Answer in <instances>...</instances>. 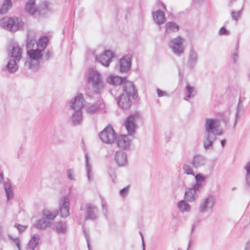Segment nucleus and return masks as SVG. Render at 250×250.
I'll list each match as a JSON object with an SVG mask.
<instances>
[{
  "mask_svg": "<svg viewBox=\"0 0 250 250\" xmlns=\"http://www.w3.org/2000/svg\"><path fill=\"white\" fill-rule=\"evenodd\" d=\"M219 123V121L216 119H206L203 143L206 150L213 149V144L217 136L222 134V131L218 130Z\"/></svg>",
  "mask_w": 250,
  "mask_h": 250,
  "instance_id": "nucleus-1",
  "label": "nucleus"
},
{
  "mask_svg": "<svg viewBox=\"0 0 250 250\" xmlns=\"http://www.w3.org/2000/svg\"><path fill=\"white\" fill-rule=\"evenodd\" d=\"M83 105L84 98L81 93L78 94L73 101L69 103L71 108L75 110V112L71 117L72 123L75 125H80L83 120V114L81 109Z\"/></svg>",
  "mask_w": 250,
  "mask_h": 250,
  "instance_id": "nucleus-2",
  "label": "nucleus"
},
{
  "mask_svg": "<svg viewBox=\"0 0 250 250\" xmlns=\"http://www.w3.org/2000/svg\"><path fill=\"white\" fill-rule=\"evenodd\" d=\"M88 82L91 84L94 92L97 94L100 93L104 86L100 73L94 69L89 70Z\"/></svg>",
  "mask_w": 250,
  "mask_h": 250,
  "instance_id": "nucleus-3",
  "label": "nucleus"
},
{
  "mask_svg": "<svg viewBox=\"0 0 250 250\" xmlns=\"http://www.w3.org/2000/svg\"><path fill=\"white\" fill-rule=\"evenodd\" d=\"M42 50L40 49H31L27 51V55L31 59V62H26L25 65H29V68L34 71H37L39 68V63L42 58Z\"/></svg>",
  "mask_w": 250,
  "mask_h": 250,
  "instance_id": "nucleus-4",
  "label": "nucleus"
},
{
  "mask_svg": "<svg viewBox=\"0 0 250 250\" xmlns=\"http://www.w3.org/2000/svg\"><path fill=\"white\" fill-rule=\"evenodd\" d=\"M23 23L18 18H4L0 20L1 27L10 31H16L22 28Z\"/></svg>",
  "mask_w": 250,
  "mask_h": 250,
  "instance_id": "nucleus-5",
  "label": "nucleus"
},
{
  "mask_svg": "<svg viewBox=\"0 0 250 250\" xmlns=\"http://www.w3.org/2000/svg\"><path fill=\"white\" fill-rule=\"evenodd\" d=\"M35 0H28L25 4L26 11L31 15H34L38 13L40 16L42 15V11H46L48 8L47 1H43L40 3L38 8H36ZM45 12H43L44 14Z\"/></svg>",
  "mask_w": 250,
  "mask_h": 250,
  "instance_id": "nucleus-6",
  "label": "nucleus"
},
{
  "mask_svg": "<svg viewBox=\"0 0 250 250\" xmlns=\"http://www.w3.org/2000/svg\"><path fill=\"white\" fill-rule=\"evenodd\" d=\"M99 136L102 142L107 144H111L116 140L117 134L112 126L108 125L99 133Z\"/></svg>",
  "mask_w": 250,
  "mask_h": 250,
  "instance_id": "nucleus-7",
  "label": "nucleus"
},
{
  "mask_svg": "<svg viewBox=\"0 0 250 250\" xmlns=\"http://www.w3.org/2000/svg\"><path fill=\"white\" fill-rule=\"evenodd\" d=\"M126 80V78L125 77H122L114 75H110L107 77L106 78V82L114 86V88L111 89L110 91L111 94L116 97V91H119V89L122 88Z\"/></svg>",
  "mask_w": 250,
  "mask_h": 250,
  "instance_id": "nucleus-8",
  "label": "nucleus"
},
{
  "mask_svg": "<svg viewBox=\"0 0 250 250\" xmlns=\"http://www.w3.org/2000/svg\"><path fill=\"white\" fill-rule=\"evenodd\" d=\"M140 120V115L138 113L132 114L126 118L125 125L129 135H132L135 133L136 123Z\"/></svg>",
  "mask_w": 250,
  "mask_h": 250,
  "instance_id": "nucleus-9",
  "label": "nucleus"
},
{
  "mask_svg": "<svg viewBox=\"0 0 250 250\" xmlns=\"http://www.w3.org/2000/svg\"><path fill=\"white\" fill-rule=\"evenodd\" d=\"M184 40L180 36L172 39L169 43V47L174 54L178 56H181L185 50L183 45Z\"/></svg>",
  "mask_w": 250,
  "mask_h": 250,
  "instance_id": "nucleus-10",
  "label": "nucleus"
},
{
  "mask_svg": "<svg viewBox=\"0 0 250 250\" xmlns=\"http://www.w3.org/2000/svg\"><path fill=\"white\" fill-rule=\"evenodd\" d=\"M7 54L19 62L22 57V49L17 42L11 41L7 47Z\"/></svg>",
  "mask_w": 250,
  "mask_h": 250,
  "instance_id": "nucleus-11",
  "label": "nucleus"
},
{
  "mask_svg": "<svg viewBox=\"0 0 250 250\" xmlns=\"http://www.w3.org/2000/svg\"><path fill=\"white\" fill-rule=\"evenodd\" d=\"M216 201V198L213 194H209L200 203L199 210L200 213L205 212L211 210L214 206Z\"/></svg>",
  "mask_w": 250,
  "mask_h": 250,
  "instance_id": "nucleus-12",
  "label": "nucleus"
},
{
  "mask_svg": "<svg viewBox=\"0 0 250 250\" xmlns=\"http://www.w3.org/2000/svg\"><path fill=\"white\" fill-rule=\"evenodd\" d=\"M132 61V56L128 54L122 57L118 63L119 71L122 73H127L131 69Z\"/></svg>",
  "mask_w": 250,
  "mask_h": 250,
  "instance_id": "nucleus-13",
  "label": "nucleus"
},
{
  "mask_svg": "<svg viewBox=\"0 0 250 250\" xmlns=\"http://www.w3.org/2000/svg\"><path fill=\"white\" fill-rule=\"evenodd\" d=\"M121 90L125 92V95L131 97L132 99L135 100L138 98V91L133 82L126 80L122 86Z\"/></svg>",
  "mask_w": 250,
  "mask_h": 250,
  "instance_id": "nucleus-14",
  "label": "nucleus"
},
{
  "mask_svg": "<svg viewBox=\"0 0 250 250\" xmlns=\"http://www.w3.org/2000/svg\"><path fill=\"white\" fill-rule=\"evenodd\" d=\"M113 57V53L109 50H106L103 54L96 57V61L103 66L108 67L112 62Z\"/></svg>",
  "mask_w": 250,
  "mask_h": 250,
  "instance_id": "nucleus-15",
  "label": "nucleus"
},
{
  "mask_svg": "<svg viewBox=\"0 0 250 250\" xmlns=\"http://www.w3.org/2000/svg\"><path fill=\"white\" fill-rule=\"evenodd\" d=\"M59 209L62 217L66 218L69 215V200L68 197H62L59 203Z\"/></svg>",
  "mask_w": 250,
  "mask_h": 250,
  "instance_id": "nucleus-16",
  "label": "nucleus"
},
{
  "mask_svg": "<svg viewBox=\"0 0 250 250\" xmlns=\"http://www.w3.org/2000/svg\"><path fill=\"white\" fill-rule=\"evenodd\" d=\"M131 97L125 95L124 93L120 94L119 96L115 98L118 105L123 109H128L132 105V102L130 99Z\"/></svg>",
  "mask_w": 250,
  "mask_h": 250,
  "instance_id": "nucleus-17",
  "label": "nucleus"
},
{
  "mask_svg": "<svg viewBox=\"0 0 250 250\" xmlns=\"http://www.w3.org/2000/svg\"><path fill=\"white\" fill-rule=\"evenodd\" d=\"M198 61V54L193 46H191L188 54L187 62V66L190 69H193L197 64Z\"/></svg>",
  "mask_w": 250,
  "mask_h": 250,
  "instance_id": "nucleus-18",
  "label": "nucleus"
},
{
  "mask_svg": "<svg viewBox=\"0 0 250 250\" xmlns=\"http://www.w3.org/2000/svg\"><path fill=\"white\" fill-rule=\"evenodd\" d=\"M98 209L94 205L88 204L86 205L85 220H95L98 218Z\"/></svg>",
  "mask_w": 250,
  "mask_h": 250,
  "instance_id": "nucleus-19",
  "label": "nucleus"
},
{
  "mask_svg": "<svg viewBox=\"0 0 250 250\" xmlns=\"http://www.w3.org/2000/svg\"><path fill=\"white\" fill-rule=\"evenodd\" d=\"M86 107L88 113L94 114L103 111L104 108V104L102 100H99L94 104H87Z\"/></svg>",
  "mask_w": 250,
  "mask_h": 250,
  "instance_id": "nucleus-20",
  "label": "nucleus"
},
{
  "mask_svg": "<svg viewBox=\"0 0 250 250\" xmlns=\"http://www.w3.org/2000/svg\"><path fill=\"white\" fill-rule=\"evenodd\" d=\"M198 192H199V191L195 190L192 187L186 188L184 198L187 201L190 202H194L198 197Z\"/></svg>",
  "mask_w": 250,
  "mask_h": 250,
  "instance_id": "nucleus-21",
  "label": "nucleus"
},
{
  "mask_svg": "<svg viewBox=\"0 0 250 250\" xmlns=\"http://www.w3.org/2000/svg\"><path fill=\"white\" fill-rule=\"evenodd\" d=\"M114 158L119 167L125 166L127 162L126 154L123 151H117L115 154Z\"/></svg>",
  "mask_w": 250,
  "mask_h": 250,
  "instance_id": "nucleus-22",
  "label": "nucleus"
},
{
  "mask_svg": "<svg viewBox=\"0 0 250 250\" xmlns=\"http://www.w3.org/2000/svg\"><path fill=\"white\" fill-rule=\"evenodd\" d=\"M117 145L122 149H127L130 147V140L127 135H120L117 138Z\"/></svg>",
  "mask_w": 250,
  "mask_h": 250,
  "instance_id": "nucleus-23",
  "label": "nucleus"
},
{
  "mask_svg": "<svg viewBox=\"0 0 250 250\" xmlns=\"http://www.w3.org/2000/svg\"><path fill=\"white\" fill-rule=\"evenodd\" d=\"M206 160L204 156L200 155H195L191 162V164L193 167L198 168L203 166L206 163Z\"/></svg>",
  "mask_w": 250,
  "mask_h": 250,
  "instance_id": "nucleus-24",
  "label": "nucleus"
},
{
  "mask_svg": "<svg viewBox=\"0 0 250 250\" xmlns=\"http://www.w3.org/2000/svg\"><path fill=\"white\" fill-rule=\"evenodd\" d=\"M153 20L158 25L163 24L166 20V17L164 12L160 10L152 13Z\"/></svg>",
  "mask_w": 250,
  "mask_h": 250,
  "instance_id": "nucleus-25",
  "label": "nucleus"
},
{
  "mask_svg": "<svg viewBox=\"0 0 250 250\" xmlns=\"http://www.w3.org/2000/svg\"><path fill=\"white\" fill-rule=\"evenodd\" d=\"M17 61L14 59H10L5 66V69L10 73H14L18 70Z\"/></svg>",
  "mask_w": 250,
  "mask_h": 250,
  "instance_id": "nucleus-26",
  "label": "nucleus"
},
{
  "mask_svg": "<svg viewBox=\"0 0 250 250\" xmlns=\"http://www.w3.org/2000/svg\"><path fill=\"white\" fill-rule=\"evenodd\" d=\"M52 223L47 221L45 218H42L38 220L34 224V226L39 229L44 230L47 228L51 227Z\"/></svg>",
  "mask_w": 250,
  "mask_h": 250,
  "instance_id": "nucleus-27",
  "label": "nucleus"
},
{
  "mask_svg": "<svg viewBox=\"0 0 250 250\" xmlns=\"http://www.w3.org/2000/svg\"><path fill=\"white\" fill-rule=\"evenodd\" d=\"M187 201L182 200L177 203V207L179 210L182 212H189L190 210V206L187 203Z\"/></svg>",
  "mask_w": 250,
  "mask_h": 250,
  "instance_id": "nucleus-28",
  "label": "nucleus"
},
{
  "mask_svg": "<svg viewBox=\"0 0 250 250\" xmlns=\"http://www.w3.org/2000/svg\"><path fill=\"white\" fill-rule=\"evenodd\" d=\"M58 213L59 212L58 210H54L52 211L45 208L42 210L43 216L48 220H54Z\"/></svg>",
  "mask_w": 250,
  "mask_h": 250,
  "instance_id": "nucleus-29",
  "label": "nucleus"
},
{
  "mask_svg": "<svg viewBox=\"0 0 250 250\" xmlns=\"http://www.w3.org/2000/svg\"><path fill=\"white\" fill-rule=\"evenodd\" d=\"M180 27L178 24L173 21H169L166 24V32L167 33L177 32L179 30Z\"/></svg>",
  "mask_w": 250,
  "mask_h": 250,
  "instance_id": "nucleus-30",
  "label": "nucleus"
},
{
  "mask_svg": "<svg viewBox=\"0 0 250 250\" xmlns=\"http://www.w3.org/2000/svg\"><path fill=\"white\" fill-rule=\"evenodd\" d=\"M84 157L85 159V165L87 179L89 181H91L92 180V167L89 163V156L87 153L85 154Z\"/></svg>",
  "mask_w": 250,
  "mask_h": 250,
  "instance_id": "nucleus-31",
  "label": "nucleus"
},
{
  "mask_svg": "<svg viewBox=\"0 0 250 250\" xmlns=\"http://www.w3.org/2000/svg\"><path fill=\"white\" fill-rule=\"evenodd\" d=\"M245 169L246 170L245 175L246 189H250V161L248 162L245 166Z\"/></svg>",
  "mask_w": 250,
  "mask_h": 250,
  "instance_id": "nucleus-32",
  "label": "nucleus"
},
{
  "mask_svg": "<svg viewBox=\"0 0 250 250\" xmlns=\"http://www.w3.org/2000/svg\"><path fill=\"white\" fill-rule=\"evenodd\" d=\"M4 188L6 194L7 201L11 199L14 195L12 186L10 183L6 182L4 184Z\"/></svg>",
  "mask_w": 250,
  "mask_h": 250,
  "instance_id": "nucleus-33",
  "label": "nucleus"
},
{
  "mask_svg": "<svg viewBox=\"0 0 250 250\" xmlns=\"http://www.w3.org/2000/svg\"><path fill=\"white\" fill-rule=\"evenodd\" d=\"M12 7L11 0H5L0 8V14L6 13Z\"/></svg>",
  "mask_w": 250,
  "mask_h": 250,
  "instance_id": "nucleus-34",
  "label": "nucleus"
},
{
  "mask_svg": "<svg viewBox=\"0 0 250 250\" xmlns=\"http://www.w3.org/2000/svg\"><path fill=\"white\" fill-rule=\"evenodd\" d=\"M40 236L38 234H34L28 243L30 249L34 250L38 244Z\"/></svg>",
  "mask_w": 250,
  "mask_h": 250,
  "instance_id": "nucleus-35",
  "label": "nucleus"
},
{
  "mask_svg": "<svg viewBox=\"0 0 250 250\" xmlns=\"http://www.w3.org/2000/svg\"><path fill=\"white\" fill-rule=\"evenodd\" d=\"M66 229V226L65 223L61 221L56 223L55 230L58 233H65Z\"/></svg>",
  "mask_w": 250,
  "mask_h": 250,
  "instance_id": "nucleus-36",
  "label": "nucleus"
},
{
  "mask_svg": "<svg viewBox=\"0 0 250 250\" xmlns=\"http://www.w3.org/2000/svg\"><path fill=\"white\" fill-rule=\"evenodd\" d=\"M36 42V41L35 39L34 33L33 32H28L26 41L27 48H32Z\"/></svg>",
  "mask_w": 250,
  "mask_h": 250,
  "instance_id": "nucleus-37",
  "label": "nucleus"
},
{
  "mask_svg": "<svg viewBox=\"0 0 250 250\" xmlns=\"http://www.w3.org/2000/svg\"><path fill=\"white\" fill-rule=\"evenodd\" d=\"M49 39L46 36H43L41 37L37 43V46L39 49H40L42 51L44 50L47 45Z\"/></svg>",
  "mask_w": 250,
  "mask_h": 250,
  "instance_id": "nucleus-38",
  "label": "nucleus"
},
{
  "mask_svg": "<svg viewBox=\"0 0 250 250\" xmlns=\"http://www.w3.org/2000/svg\"><path fill=\"white\" fill-rule=\"evenodd\" d=\"M186 89L187 90L188 94L187 97L185 98V100L188 101V99L193 97L196 94V92L194 90V88L188 84L186 86Z\"/></svg>",
  "mask_w": 250,
  "mask_h": 250,
  "instance_id": "nucleus-39",
  "label": "nucleus"
},
{
  "mask_svg": "<svg viewBox=\"0 0 250 250\" xmlns=\"http://www.w3.org/2000/svg\"><path fill=\"white\" fill-rule=\"evenodd\" d=\"M182 169L184 170V173L185 174L187 175H191L193 176L195 175V173L190 165L187 164H185L182 167Z\"/></svg>",
  "mask_w": 250,
  "mask_h": 250,
  "instance_id": "nucleus-40",
  "label": "nucleus"
},
{
  "mask_svg": "<svg viewBox=\"0 0 250 250\" xmlns=\"http://www.w3.org/2000/svg\"><path fill=\"white\" fill-rule=\"evenodd\" d=\"M238 48H239V43L238 42H237L236 46V48L234 51V52L233 53V54L231 55V59L233 62L235 63L237 62L238 59Z\"/></svg>",
  "mask_w": 250,
  "mask_h": 250,
  "instance_id": "nucleus-41",
  "label": "nucleus"
},
{
  "mask_svg": "<svg viewBox=\"0 0 250 250\" xmlns=\"http://www.w3.org/2000/svg\"><path fill=\"white\" fill-rule=\"evenodd\" d=\"M101 203H102V207L103 208V211L104 212V214L106 217V218H107L106 213H107V205L106 202L105 200V199L102 197L101 198Z\"/></svg>",
  "mask_w": 250,
  "mask_h": 250,
  "instance_id": "nucleus-42",
  "label": "nucleus"
},
{
  "mask_svg": "<svg viewBox=\"0 0 250 250\" xmlns=\"http://www.w3.org/2000/svg\"><path fill=\"white\" fill-rule=\"evenodd\" d=\"M231 15L233 20L237 21L238 20V19L241 16V11H239L237 12L232 11L231 13Z\"/></svg>",
  "mask_w": 250,
  "mask_h": 250,
  "instance_id": "nucleus-43",
  "label": "nucleus"
},
{
  "mask_svg": "<svg viewBox=\"0 0 250 250\" xmlns=\"http://www.w3.org/2000/svg\"><path fill=\"white\" fill-rule=\"evenodd\" d=\"M8 237L10 240H12L15 243L19 250H21L20 246V240L19 238H14L11 235H8Z\"/></svg>",
  "mask_w": 250,
  "mask_h": 250,
  "instance_id": "nucleus-44",
  "label": "nucleus"
},
{
  "mask_svg": "<svg viewBox=\"0 0 250 250\" xmlns=\"http://www.w3.org/2000/svg\"><path fill=\"white\" fill-rule=\"evenodd\" d=\"M241 107H242V106L241 105V104L238 103L237 107V111H236V114H235V121H234V125H233V127H234L235 126L236 123H237V120L240 117V115L239 114V110L241 108Z\"/></svg>",
  "mask_w": 250,
  "mask_h": 250,
  "instance_id": "nucleus-45",
  "label": "nucleus"
},
{
  "mask_svg": "<svg viewBox=\"0 0 250 250\" xmlns=\"http://www.w3.org/2000/svg\"><path fill=\"white\" fill-rule=\"evenodd\" d=\"M195 181L204 182L205 181V176L200 173H198L194 175Z\"/></svg>",
  "mask_w": 250,
  "mask_h": 250,
  "instance_id": "nucleus-46",
  "label": "nucleus"
},
{
  "mask_svg": "<svg viewBox=\"0 0 250 250\" xmlns=\"http://www.w3.org/2000/svg\"><path fill=\"white\" fill-rule=\"evenodd\" d=\"M67 177L71 180L75 181V179L74 175V171L72 169H68L67 171Z\"/></svg>",
  "mask_w": 250,
  "mask_h": 250,
  "instance_id": "nucleus-47",
  "label": "nucleus"
},
{
  "mask_svg": "<svg viewBox=\"0 0 250 250\" xmlns=\"http://www.w3.org/2000/svg\"><path fill=\"white\" fill-rule=\"evenodd\" d=\"M14 227L18 229L19 233H21L22 232L24 231V230L27 228V226H23L18 224H15Z\"/></svg>",
  "mask_w": 250,
  "mask_h": 250,
  "instance_id": "nucleus-48",
  "label": "nucleus"
},
{
  "mask_svg": "<svg viewBox=\"0 0 250 250\" xmlns=\"http://www.w3.org/2000/svg\"><path fill=\"white\" fill-rule=\"evenodd\" d=\"M128 192V187H126L120 190V194L122 197H125Z\"/></svg>",
  "mask_w": 250,
  "mask_h": 250,
  "instance_id": "nucleus-49",
  "label": "nucleus"
},
{
  "mask_svg": "<svg viewBox=\"0 0 250 250\" xmlns=\"http://www.w3.org/2000/svg\"><path fill=\"white\" fill-rule=\"evenodd\" d=\"M202 182L196 181V183L193 185L192 187H193V188L195 189V190H198V191H200L202 186Z\"/></svg>",
  "mask_w": 250,
  "mask_h": 250,
  "instance_id": "nucleus-50",
  "label": "nucleus"
},
{
  "mask_svg": "<svg viewBox=\"0 0 250 250\" xmlns=\"http://www.w3.org/2000/svg\"><path fill=\"white\" fill-rule=\"evenodd\" d=\"M219 34L220 35H229V32L225 27H222L219 30Z\"/></svg>",
  "mask_w": 250,
  "mask_h": 250,
  "instance_id": "nucleus-51",
  "label": "nucleus"
},
{
  "mask_svg": "<svg viewBox=\"0 0 250 250\" xmlns=\"http://www.w3.org/2000/svg\"><path fill=\"white\" fill-rule=\"evenodd\" d=\"M199 223H200V221L198 220H197L195 221L194 222L193 224L192 225L191 229V232H190L191 236L192 235L194 230L199 225Z\"/></svg>",
  "mask_w": 250,
  "mask_h": 250,
  "instance_id": "nucleus-52",
  "label": "nucleus"
},
{
  "mask_svg": "<svg viewBox=\"0 0 250 250\" xmlns=\"http://www.w3.org/2000/svg\"><path fill=\"white\" fill-rule=\"evenodd\" d=\"M84 236L86 240L87 247L88 250H91V247L90 245V242H89V235L88 233H87L85 231H84Z\"/></svg>",
  "mask_w": 250,
  "mask_h": 250,
  "instance_id": "nucleus-53",
  "label": "nucleus"
},
{
  "mask_svg": "<svg viewBox=\"0 0 250 250\" xmlns=\"http://www.w3.org/2000/svg\"><path fill=\"white\" fill-rule=\"evenodd\" d=\"M52 53L51 52H50V51H46V52L45 53V54L44 55V59L46 60V61H48L49 60V59L52 57Z\"/></svg>",
  "mask_w": 250,
  "mask_h": 250,
  "instance_id": "nucleus-54",
  "label": "nucleus"
},
{
  "mask_svg": "<svg viewBox=\"0 0 250 250\" xmlns=\"http://www.w3.org/2000/svg\"><path fill=\"white\" fill-rule=\"evenodd\" d=\"M157 92L158 96L159 97H162L166 95V92L165 91H162L159 88L157 89Z\"/></svg>",
  "mask_w": 250,
  "mask_h": 250,
  "instance_id": "nucleus-55",
  "label": "nucleus"
},
{
  "mask_svg": "<svg viewBox=\"0 0 250 250\" xmlns=\"http://www.w3.org/2000/svg\"><path fill=\"white\" fill-rule=\"evenodd\" d=\"M139 233L140 234V235H141V238H142V240L143 250H145V246L144 240V237H143V234L142 233V232L141 231H140Z\"/></svg>",
  "mask_w": 250,
  "mask_h": 250,
  "instance_id": "nucleus-56",
  "label": "nucleus"
},
{
  "mask_svg": "<svg viewBox=\"0 0 250 250\" xmlns=\"http://www.w3.org/2000/svg\"><path fill=\"white\" fill-rule=\"evenodd\" d=\"M245 250H250V240L248 241Z\"/></svg>",
  "mask_w": 250,
  "mask_h": 250,
  "instance_id": "nucleus-57",
  "label": "nucleus"
},
{
  "mask_svg": "<svg viewBox=\"0 0 250 250\" xmlns=\"http://www.w3.org/2000/svg\"><path fill=\"white\" fill-rule=\"evenodd\" d=\"M221 144L222 146L223 147H224L225 146L226 144V140L223 139V140H221Z\"/></svg>",
  "mask_w": 250,
  "mask_h": 250,
  "instance_id": "nucleus-58",
  "label": "nucleus"
},
{
  "mask_svg": "<svg viewBox=\"0 0 250 250\" xmlns=\"http://www.w3.org/2000/svg\"><path fill=\"white\" fill-rule=\"evenodd\" d=\"M85 94L88 97L90 98H92V95L87 91H85Z\"/></svg>",
  "mask_w": 250,
  "mask_h": 250,
  "instance_id": "nucleus-59",
  "label": "nucleus"
},
{
  "mask_svg": "<svg viewBox=\"0 0 250 250\" xmlns=\"http://www.w3.org/2000/svg\"><path fill=\"white\" fill-rule=\"evenodd\" d=\"M191 240L190 239L189 242H188V249H187V250H188L191 246Z\"/></svg>",
  "mask_w": 250,
  "mask_h": 250,
  "instance_id": "nucleus-60",
  "label": "nucleus"
},
{
  "mask_svg": "<svg viewBox=\"0 0 250 250\" xmlns=\"http://www.w3.org/2000/svg\"><path fill=\"white\" fill-rule=\"evenodd\" d=\"M244 99H245V98H244V97H243V98H242V97H239V102H238V103L241 104V103L243 101V100H244Z\"/></svg>",
  "mask_w": 250,
  "mask_h": 250,
  "instance_id": "nucleus-61",
  "label": "nucleus"
},
{
  "mask_svg": "<svg viewBox=\"0 0 250 250\" xmlns=\"http://www.w3.org/2000/svg\"><path fill=\"white\" fill-rule=\"evenodd\" d=\"M111 178H112V180L113 181V182H115V176H112V175H111Z\"/></svg>",
  "mask_w": 250,
  "mask_h": 250,
  "instance_id": "nucleus-62",
  "label": "nucleus"
},
{
  "mask_svg": "<svg viewBox=\"0 0 250 250\" xmlns=\"http://www.w3.org/2000/svg\"><path fill=\"white\" fill-rule=\"evenodd\" d=\"M162 5H163V6L164 8L165 9H166V6L165 5V4H164L163 3H162Z\"/></svg>",
  "mask_w": 250,
  "mask_h": 250,
  "instance_id": "nucleus-63",
  "label": "nucleus"
},
{
  "mask_svg": "<svg viewBox=\"0 0 250 250\" xmlns=\"http://www.w3.org/2000/svg\"><path fill=\"white\" fill-rule=\"evenodd\" d=\"M235 0H231V1H235Z\"/></svg>",
  "mask_w": 250,
  "mask_h": 250,
  "instance_id": "nucleus-64",
  "label": "nucleus"
}]
</instances>
